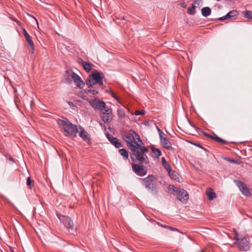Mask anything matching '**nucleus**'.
I'll return each instance as SVG.
<instances>
[{"label": "nucleus", "instance_id": "f257e3e1", "mask_svg": "<svg viewBox=\"0 0 252 252\" xmlns=\"http://www.w3.org/2000/svg\"><path fill=\"white\" fill-rule=\"evenodd\" d=\"M122 136L127 146L132 152L130 155L131 160L140 163L148 164L149 161L146 153H148V150L145 147L138 133L131 129L123 131Z\"/></svg>", "mask_w": 252, "mask_h": 252}, {"label": "nucleus", "instance_id": "f03ea898", "mask_svg": "<svg viewBox=\"0 0 252 252\" xmlns=\"http://www.w3.org/2000/svg\"><path fill=\"white\" fill-rule=\"evenodd\" d=\"M58 124L60 128L64 132L66 136L75 137L78 130L77 126L72 124L67 118L63 117L58 121Z\"/></svg>", "mask_w": 252, "mask_h": 252}, {"label": "nucleus", "instance_id": "7ed1b4c3", "mask_svg": "<svg viewBox=\"0 0 252 252\" xmlns=\"http://www.w3.org/2000/svg\"><path fill=\"white\" fill-rule=\"evenodd\" d=\"M104 77L103 73L95 70L88 77L86 81V85L88 86L89 88H92L93 86L96 84L102 86L103 84L102 79Z\"/></svg>", "mask_w": 252, "mask_h": 252}, {"label": "nucleus", "instance_id": "20e7f679", "mask_svg": "<svg viewBox=\"0 0 252 252\" xmlns=\"http://www.w3.org/2000/svg\"><path fill=\"white\" fill-rule=\"evenodd\" d=\"M142 180L145 188L152 194L157 195L158 192L157 178L150 175Z\"/></svg>", "mask_w": 252, "mask_h": 252}, {"label": "nucleus", "instance_id": "39448f33", "mask_svg": "<svg viewBox=\"0 0 252 252\" xmlns=\"http://www.w3.org/2000/svg\"><path fill=\"white\" fill-rule=\"evenodd\" d=\"M169 191L173 190L174 194L176 195L178 199L181 202H186L189 198V194L187 191L179 188H176L173 185H169L168 187Z\"/></svg>", "mask_w": 252, "mask_h": 252}, {"label": "nucleus", "instance_id": "423d86ee", "mask_svg": "<svg viewBox=\"0 0 252 252\" xmlns=\"http://www.w3.org/2000/svg\"><path fill=\"white\" fill-rule=\"evenodd\" d=\"M66 73L71 77L74 82L79 88L82 89L84 87L85 83L82 80L81 77L76 73L70 70H66Z\"/></svg>", "mask_w": 252, "mask_h": 252}, {"label": "nucleus", "instance_id": "0eeeda50", "mask_svg": "<svg viewBox=\"0 0 252 252\" xmlns=\"http://www.w3.org/2000/svg\"><path fill=\"white\" fill-rule=\"evenodd\" d=\"M57 216L58 219L66 227L70 229L71 230L75 229L73 221L68 216L59 215H57Z\"/></svg>", "mask_w": 252, "mask_h": 252}, {"label": "nucleus", "instance_id": "6e6552de", "mask_svg": "<svg viewBox=\"0 0 252 252\" xmlns=\"http://www.w3.org/2000/svg\"><path fill=\"white\" fill-rule=\"evenodd\" d=\"M132 168L134 173L138 176H144L147 174V167L143 165L132 164Z\"/></svg>", "mask_w": 252, "mask_h": 252}, {"label": "nucleus", "instance_id": "1a4fd4ad", "mask_svg": "<svg viewBox=\"0 0 252 252\" xmlns=\"http://www.w3.org/2000/svg\"><path fill=\"white\" fill-rule=\"evenodd\" d=\"M112 113L110 108L107 107L101 115V118L104 123H109L112 120Z\"/></svg>", "mask_w": 252, "mask_h": 252}, {"label": "nucleus", "instance_id": "9d476101", "mask_svg": "<svg viewBox=\"0 0 252 252\" xmlns=\"http://www.w3.org/2000/svg\"><path fill=\"white\" fill-rule=\"evenodd\" d=\"M237 247L240 251H247L250 249L249 242L245 238L241 239L240 242L238 243Z\"/></svg>", "mask_w": 252, "mask_h": 252}, {"label": "nucleus", "instance_id": "9b49d317", "mask_svg": "<svg viewBox=\"0 0 252 252\" xmlns=\"http://www.w3.org/2000/svg\"><path fill=\"white\" fill-rule=\"evenodd\" d=\"M92 106L94 108L102 111L107 108L105 102L99 99H94L92 103Z\"/></svg>", "mask_w": 252, "mask_h": 252}, {"label": "nucleus", "instance_id": "f8f14e48", "mask_svg": "<svg viewBox=\"0 0 252 252\" xmlns=\"http://www.w3.org/2000/svg\"><path fill=\"white\" fill-rule=\"evenodd\" d=\"M160 144L163 146L164 148L167 150H171L172 144L169 140L167 139L166 135L161 136L159 137Z\"/></svg>", "mask_w": 252, "mask_h": 252}, {"label": "nucleus", "instance_id": "ddd939ff", "mask_svg": "<svg viewBox=\"0 0 252 252\" xmlns=\"http://www.w3.org/2000/svg\"><path fill=\"white\" fill-rule=\"evenodd\" d=\"M106 136L109 142L114 145L117 148L122 147V143L118 141V139L117 138L114 137L109 133H106Z\"/></svg>", "mask_w": 252, "mask_h": 252}, {"label": "nucleus", "instance_id": "4468645a", "mask_svg": "<svg viewBox=\"0 0 252 252\" xmlns=\"http://www.w3.org/2000/svg\"><path fill=\"white\" fill-rule=\"evenodd\" d=\"M237 14L238 13L236 10H233L229 12L225 16L220 17L217 19L220 21H223L231 18L232 17H236L237 16Z\"/></svg>", "mask_w": 252, "mask_h": 252}, {"label": "nucleus", "instance_id": "2eb2a0df", "mask_svg": "<svg viewBox=\"0 0 252 252\" xmlns=\"http://www.w3.org/2000/svg\"><path fill=\"white\" fill-rule=\"evenodd\" d=\"M27 42L28 44L29 52L31 54H33L34 51V44L32 40V39L30 35L25 37Z\"/></svg>", "mask_w": 252, "mask_h": 252}, {"label": "nucleus", "instance_id": "dca6fc26", "mask_svg": "<svg viewBox=\"0 0 252 252\" xmlns=\"http://www.w3.org/2000/svg\"><path fill=\"white\" fill-rule=\"evenodd\" d=\"M79 136L85 141H89L90 140L89 134L82 128L81 129Z\"/></svg>", "mask_w": 252, "mask_h": 252}, {"label": "nucleus", "instance_id": "f3484780", "mask_svg": "<svg viewBox=\"0 0 252 252\" xmlns=\"http://www.w3.org/2000/svg\"><path fill=\"white\" fill-rule=\"evenodd\" d=\"M81 64L86 72H89L92 69V64L81 60Z\"/></svg>", "mask_w": 252, "mask_h": 252}, {"label": "nucleus", "instance_id": "a211bd4d", "mask_svg": "<svg viewBox=\"0 0 252 252\" xmlns=\"http://www.w3.org/2000/svg\"><path fill=\"white\" fill-rule=\"evenodd\" d=\"M206 195L209 200H212L216 197V193L212 191L211 189H209L206 191Z\"/></svg>", "mask_w": 252, "mask_h": 252}, {"label": "nucleus", "instance_id": "6ab92c4d", "mask_svg": "<svg viewBox=\"0 0 252 252\" xmlns=\"http://www.w3.org/2000/svg\"><path fill=\"white\" fill-rule=\"evenodd\" d=\"M201 13L203 16L207 17L210 15L211 13V9L209 7H203L201 10Z\"/></svg>", "mask_w": 252, "mask_h": 252}, {"label": "nucleus", "instance_id": "aec40b11", "mask_svg": "<svg viewBox=\"0 0 252 252\" xmlns=\"http://www.w3.org/2000/svg\"><path fill=\"white\" fill-rule=\"evenodd\" d=\"M169 176L173 180H176L177 178H178L179 174L175 171L172 170L171 168L169 170L167 171Z\"/></svg>", "mask_w": 252, "mask_h": 252}, {"label": "nucleus", "instance_id": "412c9836", "mask_svg": "<svg viewBox=\"0 0 252 252\" xmlns=\"http://www.w3.org/2000/svg\"><path fill=\"white\" fill-rule=\"evenodd\" d=\"M211 139L222 145H224L226 143V141L224 140L223 139L219 137L216 135H215V136H212L211 137Z\"/></svg>", "mask_w": 252, "mask_h": 252}, {"label": "nucleus", "instance_id": "4be33fe9", "mask_svg": "<svg viewBox=\"0 0 252 252\" xmlns=\"http://www.w3.org/2000/svg\"><path fill=\"white\" fill-rule=\"evenodd\" d=\"M161 163L162 164V165L164 166V168L167 170V171L168 170L170 171L171 167H170L169 164L167 163L164 157H162L161 158Z\"/></svg>", "mask_w": 252, "mask_h": 252}, {"label": "nucleus", "instance_id": "5701e85b", "mask_svg": "<svg viewBox=\"0 0 252 252\" xmlns=\"http://www.w3.org/2000/svg\"><path fill=\"white\" fill-rule=\"evenodd\" d=\"M234 182L236 184V185L238 187L240 190H241L244 187L246 186L241 181L237 180H235Z\"/></svg>", "mask_w": 252, "mask_h": 252}, {"label": "nucleus", "instance_id": "b1692460", "mask_svg": "<svg viewBox=\"0 0 252 252\" xmlns=\"http://www.w3.org/2000/svg\"><path fill=\"white\" fill-rule=\"evenodd\" d=\"M119 152L124 157L125 159H127L128 158V154L125 149H119Z\"/></svg>", "mask_w": 252, "mask_h": 252}, {"label": "nucleus", "instance_id": "393cba45", "mask_svg": "<svg viewBox=\"0 0 252 252\" xmlns=\"http://www.w3.org/2000/svg\"><path fill=\"white\" fill-rule=\"evenodd\" d=\"M117 114L119 117L122 118H124L126 117V113L125 111L121 108H118L117 109Z\"/></svg>", "mask_w": 252, "mask_h": 252}, {"label": "nucleus", "instance_id": "a878e982", "mask_svg": "<svg viewBox=\"0 0 252 252\" xmlns=\"http://www.w3.org/2000/svg\"><path fill=\"white\" fill-rule=\"evenodd\" d=\"M151 150L152 152L156 155L157 158H158L161 155V152L158 149L152 147Z\"/></svg>", "mask_w": 252, "mask_h": 252}, {"label": "nucleus", "instance_id": "bb28decb", "mask_svg": "<svg viewBox=\"0 0 252 252\" xmlns=\"http://www.w3.org/2000/svg\"><path fill=\"white\" fill-rule=\"evenodd\" d=\"M244 15L246 18L252 20V12L251 11L246 10L244 11Z\"/></svg>", "mask_w": 252, "mask_h": 252}, {"label": "nucleus", "instance_id": "cd10ccee", "mask_svg": "<svg viewBox=\"0 0 252 252\" xmlns=\"http://www.w3.org/2000/svg\"><path fill=\"white\" fill-rule=\"evenodd\" d=\"M242 193L245 195V196H249L251 195V193L250 191V190H249V189H248V188L247 187V186H246L245 187H244L241 190H240Z\"/></svg>", "mask_w": 252, "mask_h": 252}, {"label": "nucleus", "instance_id": "c85d7f7f", "mask_svg": "<svg viewBox=\"0 0 252 252\" xmlns=\"http://www.w3.org/2000/svg\"><path fill=\"white\" fill-rule=\"evenodd\" d=\"M202 1L200 0H194L192 4V8H194L195 9L196 8L199 7L202 4Z\"/></svg>", "mask_w": 252, "mask_h": 252}, {"label": "nucleus", "instance_id": "c756f323", "mask_svg": "<svg viewBox=\"0 0 252 252\" xmlns=\"http://www.w3.org/2000/svg\"><path fill=\"white\" fill-rule=\"evenodd\" d=\"M86 92H87L90 94H92L94 95L96 94H98V91L96 90H92L89 88V89H88L86 91Z\"/></svg>", "mask_w": 252, "mask_h": 252}, {"label": "nucleus", "instance_id": "7c9ffc66", "mask_svg": "<svg viewBox=\"0 0 252 252\" xmlns=\"http://www.w3.org/2000/svg\"><path fill=\"white\" fill-rule=\"evenodd\" d=\"M188 12L189 14L193 15L195 14V10L194 8H192V5L191 7H189L188 8Z\"/></svg>", "mask_w": 252, "mask_h": 252}, {"label": "nucleus", "instance_id": "2f4dec72", "mask_svg": "<svg viewBox=\"0 0 252 252\" xmlns=\"http://www.w3.org/2000/svg\"><path fill=\"white\" fill-rule=\"evenodd\" d=\"M145 113V111L144 110H142L141 111H138V110H136L135 111V115H144Z\"/></svg>", "mask_w": 252, "mask_h": 252}, {"label": "nucleus", "instance_id": "473e14b6", "mask_svg": "<svg viewBox=\"0 0 252 252\" xmlns=\"http://www.w3.org/2000/svg\"><path fill=\"white\" fill-rule=\"evenodd\" d=\"M32 183H33V181L31 180V178L29 177L27 178V186L31 187Z\"/></svg>", "mask_w": 252, "mask_h": 252}, {"label": "nucleus", "instance_id": "72a5a7b5", "mask_svg": "<svg viewBox=\"0 0 252 252\" xmlns=\"http://www.w3.org/2000/svg\"><path fill=\"white\" fill-rule=\"evenodd\" d=\"M110 94L111 95V96L114 98H115L118 102H119V103H120V102L118 100V98L117 97V96L116 95V94L112 91H110Z\"/></svg>", "mask_w": 252, "mask_h": 252}, {"label": "nucleus", "instance_id": "f704fd0d", "mask_svg": "<svg viewBox=\"0 0 252 252\" xmlns=\"http://www.w3.org/2000/svg\"><path fill=\"white\" fill-rule=\"evenodd\" d=\"M157 129H158V133L159 137L163 136V135H165V134L164 133V132L160 129H159L158 127H157Z\"/></svg>", "mask_w": 252, "mask_h": 252}, {"label": "nucleus", "instance_id": "c9c22d12", "mask_svg": "<svg viewBox=\"0 0 252 252\" xmlns=\"http://www.w3.org/2000/svg\"><path fill=\"white\" fill-rule=\"evenodd\" d=\"M168 229L171 231H176L179 232V230L178 229L169 226H168Z\"/></svg>", "mask_w": 252, "mask_h": 252}, {"label": "nucleus", "instance_id": "e433bc0d", "mask_svg": "<svg viewBox=\"0 0 252 252\" xmlns=\"http://www.w3.org/2000/svg\"><path fill=\"white\" fill-rule=\"evenodd\" d=\"M203 134L205 136H207L208 137H209L210 138H211V137L212 136V135H211L210 134L204 132V131H202Z\"/></svg>", "mask_w": 252, "mask_h": 252}, {"label": "nucleus", "instance_id": "4c0bfd02", "mask_svg": "<svg viewBox=\"0 0 252 252\" xmlns=\"http://www.w3.org/2000/svg\"><path fill=\"white\" fill-rule=\"evenodd\" d=\"M22 32L24 35V36H27V35H29V33L27 32L26 31V30L25 29H23V31H22Z\"/></svg>", "mask_w": 252, "mask_h": 252}, {"label": "nucleus", "instance_id": "58836bf2", "mask_svg": "<svg viewBox=\"0 0 252 252\" xmlns=\"http://www.w3.org/2000/svg\"><path fill=\"white\" fill-rule=\"evenodd\" d=\"M234 231H235V232L236 236H235V237H234V239L235 241H238L240 240V239H239V238H238V233H237V232H236V231L235 230H234Z\"/></svg>", "mask_w": 252, "mask_h": 252}, {"label": "nucleus", "instance_id": "ea45409f", "mask_svg": "<svg viewBox=\"0 0 252 252\" xmlns=\"http://www.w3.org/2000/svg\"><path fill=\"white\" fill-rule=\"evenodd\" d=\"M193 145L200 148H201V149H204V148L202 146V145H200V144H196V143H193Z\"/></svg>", "mask_w": 252, "mask_h": 252}, {"label": "nucleus", "instance_id": "a19ab883", "mask_svg": "<svg viewBox=\"0 0 252 252\" xmlns=\"http://www.w3.org/2000/svg\"><path fill=\"white\" fill-rule=\"evenodd\" d=\"M11 19L13 21H14L16 22H17V23L18 25H19V24H20V22L18 20H17L15 18L11 17Z\"/></svg>", "mask_w": 252, "mask_h": 252}, {"label": "nucleus", "instance_id": "79ce46f5", "mask_svg": "<svg viewBox=\"0 0 252 252\" xmlns=\"http://www.w3.org/2000/svg\"><path fill=\"white\" fill-rule=\"evenodd\" d=\"M68 103L70 106H74V104L72 102L69 101L68 102Z\"/></svg>", "mask_w": 252, "mask_h": 252}, {"label": "nucleus", "instance_id": "37998d69", "mask_svg": "<svg viewBox=\"0 0 252 252\" xmlns=\"http://www.w3.org/2000/svg\"><path fill=\"white\" fill-rule=\"evenodd\" d=\"M168 225H165V224H163L162 225H161V227H163L164 228H166V229H168Z\"/></svg>", "mask_w": 252, "mask_h": 252}, {"label": "nucleus", "instance_id": "c03bdc74", "mask_svg": "<svg viewBox=\"0 0 252 252\" xmlns=\"http://www.w3.org/2000/svg\"><path fill=\"white\" fill-rule=\"evenodd\" d=\"M190 125L192 127H194V128L198 129V128L197 127H196L195 125H192V124H190Z\"/></svg>", "mask_w": 252, "mask_h": 252}, {"label": "nucleus", "instance_id": "a18cd8bd", "mask_svg": "<svg viewBox=\"0 0 252 252\" xmlns=\"http://www.w3.org/2000/svg\"><path fill=\"white\" fill-rule=\"evenodd\" d=\"M216 6L218 7L219 9H220L221 8V6L219 4L216 5Z\"/></svg>", "mask_w": 252, "mask_h": 252}, {"label": "nucleus", "instance_id": "49530a36", "mask_svg": "<svg viewBox=\"0 0 252 252\" xmlns=\"http://www.w3.org/2000/svg\"><path fill=\"white\" fill-rule=\"evenodd\" d=\"M157 224H158V226H160V227H161V225H163V224H161V223H160V222H158V223H157Z\"/></svg>", "mask_w": 252, "mask_h": 252}, {"label": "nucleus", "instance_id": "de8ad7c7", "mask_svg": "<svg viewBox=\"0 0 252 252\" xmlns=\"http://www.w3.org/2000/svg\"><path fill=\"white\" fill-rule=\"evenodd\" d=\"M229 161H231V162H235V161H234V160L233 159H229L228 160Z\"/></svg>", "mask_w": 252, "mask_h": 252}, {"label": "nucleus", "instance_id": "09e8293b", "mask_svg": "<svg viewBox=\"0 0 252 252\" xmlns=\"http://www.w3.org/2000/svg\"><path fill=\"white\" fill-rule=\"evenodd\" d=\"M67 82H69L70 81V80H69V79H67Z\"/></svg>", "mask_w": 252, "mask_h": 252}, {"label": "nucleus", "instance_id": "8fccbe9b", "mask_svg": "<svg viewBox=\"0 0 252 252\" xmlns=\"http://www.w3.org/2000/svg\"><path fill=\"white\" fill-rule=\"evenodd\" d=\"M9 159H10V160H12V158H9Z\"/></svg>", "mask_w": 252, "mask_h": 252}, {"label": "nucleus", "instance_id": "3c124183", "mask_svg": "<svg viewBox=\"0 0 252 252\" xmlns=\"http://www.w3.org/2000/svg\"><path fill=\"white\" fill-rule=\"evenodd\" d=\"M200 252H203V251H201Z\"/></svg>", "mask_w": 252, "mask_h": 252}]
</instances>
